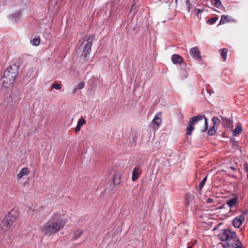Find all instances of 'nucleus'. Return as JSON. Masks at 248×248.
Segmentation results:
<instances>
[{"label":"nucleus","instance_id":"nucleus-41","mask_svg":"<svg viewBox=\"0 0 248 248\" xmlns=\"http://www.w3.org/2000/svg\"><path fill=\"white\" fill-rule=\"evenodd\" d=\"M230 169H231V170H232L233 171H235V170H236V168H235V167H233V166H231V167H230Z\"/></svg>","mask_w":248,"mask_h":248},{"label":"nucleus","instance_id":"nucleus-40","mask_svg":"<svg viewBox=\"0 0 248 248\" xmlns=\"http://www.w3.org/2000/svg\"><path fill=\"white\" fill-rule=\"evenodd\" d=\"M197 208H198V206L195 205L194 206L193 208H191V210L194 211H196L197 210Z\"/></svg>","mask_w":248,"mask_h":248},{"label":"nucleus","instance_id":"nucleus-39","mask_svg":"<svg viewBox=\"0 0 248 248\" xmlns=\"http://www.w3.org/2000/svg\"><path fill=\"white\" fill-rule=\"evenodd\" d=\"M216 125H213L212 126H211L210 129H212L213 130H216L217 131V129L216 128Z\"/></svg>","mask_w":248,"mask_h":248},{"label":"nucleus","instance_id":"nucleus-26","mask_svg":"<svg viewBox=\"0 0 248 248\" xmlns=\"http://www.w3.org/2000/svg\"><path fill=\"white\" fill-rule=\"evenodd\" d=\"M217 20V17H213V18H209V19H208L207 22L210 24H214L216 22Z\"/></svg>","mask_w":248,"mask_h":248},{"label":"nucleus","instance_id":"nucleus-48","mask_svg":"<svg viewBox=\"0 0 248 248\" xmlns=\"http://www.w3.org/2000/svg\"><path fill=\"white\" fill-rule=\"evenodd\" d=\"M247 178H248V175H247Z\"/></svg>","mask_w":248,"mask_h":248},{"label":"nucleus","instance_id":"nucleus-21","mask_svg":"<svg viewBox=\"0 0 248 248\" xmlns=\"http://www.w3.org/2000/svg\"><path fill=\"white\" fill-rule=\"evenodd\" d=\"M242 128L241 126L238 125L233 131V135L235 136L241 133Z\"/></svg>","mask_w":248,"mask_h":248},{"label":"nucleus","instance_id":"nucleus-42","mask_svg":"<svg viewBox=\"0 0 248 248\" xmlns=\"http://www.w3.org/2000/svg\"><path fill=\"white\" fill-rule=\"evenodd\" d=\"M186 4L188 5L190 4V0H186Z\"/></svg>","mask_w":248,"mask_h":248},{"label":"nucleus","instance_id":"nucleus-14","mask_svg":"<svg viewBox=\"0 0 248 248\" xmlns=\"http://www.w3.org/2000/svg\"><path fill=\"white\" fill-rule=\"evenodd\" d=\"M30 174V171L27 167L22 169L17 175L18 180L21 179L24 176L28 175Z\"/></svg>","mask_w":248,"mask_h":248},{"label":"nucleus","instance_id":"nucleus-18","mask_svg":"<svg viewBox=\"0 0 248 248\" xmlns=\"http://www.w3.org/2000/svg\"><path fill=\"white\" fill-rule=\"evenodd\" d=\"M231 16H229L222 15L219 21V24H223L225 22L230 21Z\"/></svg>","mask_w":248,"mask_h":248},{"label":"nucleus","instance_id":"nucleus-33","mask_svg":"<svg viewBox=\"0 0 248 248\" xmlns=\"http://www.w3.org/2000/svg\"><path fill=\"white\" fill-rule=\"evenodd\" d=\"M206 202L208 203H210L213 202V199L211 198H207L206 199Z\"/></svg>","mask_w":248,"mask_h":248},{"label":"nucleus","instance_id":"nucleus-9","mask_svg":"<svg viewBox=\"0 0 248 248\" xmlns=\"http://www.w3.org/2000/svg\"><path fill=\"white\" fill-rule=\"evenodd\" d=\"M122 172L121 170L116 171L113 175V182L114 185H119L121 182Z\"/></svg>","mask_w":248,"mask_h":248},{"label":"nucleus","instance_id":"nucleus-17","mask_svg":"<svg viewBox=\"0 0 248 248\" xmlns=\"http://www.w3.org/2000/svg\"><path fill=\"white\" fill-rule=\"evenodd\" d=\"M237 197L232 198L227 201V204L230 207H232L237 202Z\"/></svg>","mask_w":248,"mask_h":248},{"label":"nucleus","instance_id":"nucleus-11","mask_svg":"<svg viewBox=\"0 0 248 248\" xmlns=\"http://www.w3.org/2000/svg\"><path fill=\"white\" fill-rule=\"evenodd\" d=\"M141 170L139 167H135L132 171V180L135 181L139 177L140 174L141 173Z\"/></svg>","mask_w":248,"mask_h":248},{"label":"nucleus","instance_id":"nucleus-24","mask_svg":"<svg viewBox=\"0 0 248 248\" xmlns=\"http://www.w3.org/2000/svg\"><path fill=\"white\" fill-rule=\"evenodd\" d=\"M86 123V121L83 118L81 117L78 121L77 125L80 128L83 126L84 124Z\"/></svg>","mask_w":248,"mask_h":248},{"label":"nucleus","instance_id":"nucleus-45","mask_svg":"<svg viewBox=\"0 0 248 248\" xmlns=\"http://www.w3.org/2000/svg\"><path fill=\"white\" fill-rule=\"evenodd\" d=\"M77 90H76V88L75 89H74V90L73 91V93H75Z\"/></svg>","mask_w":248,"mask_h":248},{"label":"nucleus","instance_id":"nucleus-16","mask_svg":"<svg viewBox=\"0 0 248 248\" xmlns=\"http://www.w3.org/2000/svg\"><path fill=\"white\" fill-rule=\"evenodd\" d=\"M21 16V12L18 11L15 13L13 14L10 16L11 19L14 21L16 22L17 21Z\"/></svg>","mask_w":248,"mask_h":248},{"label":"nucleus","instance_id":"nucleus-10","mask_svg":"<svg viewBox=\"0 0 248 248\" xmlns=\"http://www.w3.org/2000/svg\"><path fill=\"white\" fill-rule=\"evenodd\" d=\"M190 54L191 56L195 59L201 60L202 58L200 52L198 50L197 47L191 48L190 50Z\"/></svg>","mask_w":248,"mask_h":248},{"label":"nucleus","instance_id":"nucleus-3","mask_svg":"<svg viewBox=\"0 0 248 248\" xmlns=\"http://www.w3.org/2000/svg\"><path fill=\"white\" fill-rule=\"evenodd\" d=\"M219 240L221 241L225 242L222 245L223 248H228V245L232 243L233 241L239 238L234 231H232L230 229H222L220 233L218 235Z\"/></svg>","mask_w":248,"mask_h":248},{"label":"nucleus","instance_id":"nucleus-23","mask_svg":"<svg viewBox=\"0 0 248 248\" xmlns=\"http://www.w3.org/2000/svg\"><path fill=\"white\" fill-rule=\"evenodd\" d=\"M83 233V232L81 230H77L75 232V234H74V240H76L77 239H78V238H79L81 235H82Z\"/></svg>","mask_w":248,"mask_h":248},{"label":"nucleus","instance_id":"nucleus-7","mask_svg":"<svg viewBox=\"0 0 248 248\" xmlns=\"http://www.w3.org/2000/svg\"><path fill=\"white\" fill-rule=\"evenodd\" d=\"M161 116L162 113L158 112L154 117L152 122V125L154 130H156L160 126L162 123Z\"/></svg>","mask_w":248,"mask_h":248},{"label":"nucleus","instance_id":"nucleus-15","mask_svg":"<svg viewBox=\"0 0 248 248\" xmlns=\"http://www.w3.org/2000/svg\"><path fill=\"white\" fill-rule=\"evenodd\" d=\"M223 124L226 128L232 129L233 128V123L231 120L226 118H223Z\"/></svg>","mask_w":248,"mask_h":248},{"label":"nucleus","instance_id":"nucleus-44","mask_svg":"<svg viewBox=\"0 0 248 248\" xmlns=\"http://www.w3.org/2000/svg\"><path fill=\"white\" fill-rule=\"evenodd\" d=\"M139 0H133V3H135L136 4L137 2H138L139 1Z\"/></svg>","mask_w":248,"mask_h":248},{"label":"nucleus","instance_id":"nucleus-36","mask_svg":"<svg viewBox=\"0 0 248 248\" xmlns=\"http://www.w3.org/2000/svg\"><path fill=\"white\" fill-rule=\"evenodd\" d=\"M80 128H80V127H79L78 126V125H77L76 127H75V132H78V131L80 130Z\"/></svg>","mask_w":248,"mask_h":248},{"label":"nucleus","instance_id":"nucleus-32","mask_svg":"<svg viewBox=\"0 0 248 248\" xmlns=\"http://www.w3.org/2000/svg\"><path fill=\"white\" fill-rule=\"evenodd\" d=\"M216 132V130H213L212 129H209V130L208 131V134L209 136H213L215 135Z\"/></svg>","mask_w":248,"mask_h":248},{"label":"nucleus","instance_id":"nucleus-34","mask_svg":"<svg viewBox=\"0 0 248 248\" xmlns=\"http://www.w3.org/2000/svg\"><path fill=\"white\" fill-rule=\"evenodd\" d=\"M244 169L245 171L248 173V164L245 163L244 164Z\"/></svg>","mask_w":248,"mask_h":248},{"label":"nucleus","instance_id":"nucleus-28","mask_svg":"<svg viewBox=\"0 0 248 248\" xmlns=\"http://www.w3.org/2000/svg\"><path fill=\"white\" fill-rule=\"evenodd\" d=\"M85 86V83L83 81L80 82L78 84L76 88V90H80L83 88Z\"/></svg>","mask_w":248,"mask_h":248},{"label":"nucleus","instance_id":"nucleus-19","mask_svg":"<svg viewBox=\"0 0 248 248\" xmlns=\"http://www.w3.org/2000/svg\"><path fill=\"white\" fill-rule=\"evenodd\" d=\"M40 43V39L38 37L34 38L31 40V44L35 46H38Z\"/></svg>","mask_w":248,"mask_h":248},{"label":"nucleus","instance_id":"nucleus-20","mask_svg":"<svg viewBox=\"0 0 248 248\" xmlns=\"http://www.w3.org/2000/svg\"><path fill=\"white\" fill-rule=\"evenodd\" d=\"M221 53V57L223 58L224 61H226L227 56L228 49L226 48H223Z\"/></svg>","mask_w":248,"mask_h":248},{"label":"nucleus","instance_id":"nucleus-25","mask_svg":"<svg viewBox=\"0 0 248 248\" xmlns=\"http://www.w3.org/2000/svg\"><path fill=\"white\" fill-rule=\"evenodd\" d=\"M212 122L214 125H216L219 124L220 120L217 117H213L212 119Z\"/></svg>","mask_w":248,"mask_h":248},{"label":"nucleus","instance_id":"nucleus-1","mask_svg":"<svg viewBox=\"0 0 248 248\" xmlns=\"http://www.w3.org/2000/svg\"><path fill=\"white\" fill-rule=\"evenodd\" d=\"M66 221L59 213H54L43 225L41 232L46 235H52L59 232L65 225Z\"/></svg>","mask_w":248,"mask_h":248},{"label":"nucleus","instance_id":"nucleus-22","mask_svg":"<svg viewBox=\"0 0 248 248\" xmlns=\"http://www.w3.org/2000/svg\"><path fill=\"white\" fill-rule=\"evenodd\" d=\"M211 2L213 5L217 8H219L221 4L220 0H211Z\"/></svg>","mask_w":248,"mask_h":248},{"label":"nucleus","instance_id":"nucleus-43","mask_svg":"<svg viewBox=\"0 0 248 248\" xmlns=\"http://www.w3.org/2000/svg\"><path fill=\"white\" fill-rule=\"evenodd\" d=\"M248 213L247 211H244L242 212V214L241 215H243L245 216V214H247Z\"/></svg>","mask_w":248,"mask_h":248},{"label":"nucleus","instance_id":"nucleus-47","mask_svg":"<svg viewBox=\"0 0 248 248\" xmlns=\"http://www.w3.org/2000/svg\"><path fill=\"white\" fill-rule=\"evenodd\" d=\"M187 248H192V247L189 246V247H187Z\"/></svg>","mask_w":248,"mask_h":248},{"label":"nucleus","instance_id":"nucleus-5","mask_svg":"<svg viewBox=\"0 0 248 248\" xmlns=\"http://www.w3.org/2000/svg\"><path fill=\"white\" fill-rule=\"evenodd\" d=\"M18 215V213L15 210H11L5 216L1 224L2 227H4L5 228V231L9 230L13 226ZM2 229L4 230V228H2Z\"/></svg>","mask_w":248,"mask_h":248},{"label":"nucleus","instance_id":"nucleus-38","mask_svg":"<svg viewBox=\"0 0 248 248\" xmlns=\"http://www.w3.org/2000/svg\"><path fill=\"white\" fill-rule=\"evenodd\" d=\"M191 7H192V5L191 4L187 5V11L188 12H190Z\"/></svg>","mask_w":248,"mask_h":248},{"label":"nucleus","instance_id":"nucleus-27","mask_svg":"<svg viewBox=\"0 0 248 248\" xmlns=\"http://www.w3.org/2000/svg\"><path fill=\"white\" fill-rule=\"evenodd\" d=\"M206 180H207V176H205L203 179L202 180L201 182L200 185H199V188L200 189H202L203 187V186H204L206 181Z\"/></svg>","mask_w":248,"mask_h":248},{"label":"nucleus","instance_id":"nucleus-12","mask_svg":"<svg viewBox=\"0 0 248 248\" xmlns=\"http://www.w3.org/2000/svg\"><path fill=\"white\" fill-rule=\"evenodd\" d=\"M233 241L234 242H233L230 245L229 244L228 248H240L241 247L244 246L239 238H238L237 239Z\"/></svg>","mask_w":248,"mask_h":248},{"label":"nucleus","instance_id":"nucleus-30","mask_svg":"<svg viewBox=\"0 0 248 248\" xmlns=\"http://www.w3.org/2000/svg\"><path fill=\"white\" fill-rule=\"evenodd\" d=\"M202 10L200 9L196 8L194 10V13L196 15L198 18H200L199 14L202 13Z\"/></svg>","mask_w":248,"mask_h":248},{"label":"nucleus","instance_id":"nucleus-31","mask_svg":"<svg viewBox=\"0 0 248 248\" xmlns=\"http://www.w3.org/2000/svg\"><path fill=\"white\" fill-rule=\"evenodd\" d=\"M190 199V198H188L187 197L186 198L185 204L186 206L189 205L190 203H194V202H193L189 200Z\"/></svg>","mask_w":248,"mask_h":248},{"label":"nucleus","instance_id":"nucleus-29","mask_svg":"<svg viewBox=\"0 0 248 248\" xmlns=\"http://www.w3.org/2000/svg\"><path fill=\"white\" fill-rule=\"evenodd\" d=\"M52 89H55L56 90H59L61 89L62 86L59 83H55V84H53L52 85Z\"/></svg>","mask_w":248,"mask_h":248},{"label":"nucleus","instance_id":"nucleus-6","mask_svg":"<svg viewBox=\"0 0 248 248\" xmlns=\"http://www.w3.org/2000/svg\"><path fill=\"white\" fill-rule=\"evenodd\" d=\"M95 36L93 34H89L85 37L84 41L81 44L83 45V51L81 56L86 58L91 53L93 41L94 39Z\"/></svg>","mask_w":248,"mask_h":248},{"label":"nucleus","instance_id":"nucleus-46","mask_svg":"<svg viewBox=\"0 0 248 248\" xmlns=\"http://www.w3.org/2000/svg\"><path fill=\"white\" fill-rule=\"evenodd\" d=\"M222 208H223V205H222V206H221V207H219V208H220V209Z\"/></svg>","mask_w":248,"mask_h":248},{"label":"nucleus","instance_id":"nucleus-4","mask_svg":"<svg viewBox=\"0 0 248 248\" xmlns=\"http://www.w3.org/2000/svg\"><path fill=\"white\" fill-rule=\"evenodd\" d=\"M204 120V126L203 129L201 130L202 132H204L207 131L208 128L207 120L204 115H198L196 116L191 117L189 121L187 127H186V133L187 135H191L192 131L194 129V125L196 124L199 121Z\"/></svg>","mask_w":248,"mask_h":248},{"label":"nucleus","instance_id":"nucleus-13","mask_svg":"<svg viewBox=\"0 0 248 248\" xmlns=\"http://www.w3.org/2000/svg\"><path fill=\"white\" fill-rule=\"evenodd\" d=\"M171 59L174 64H181L183 62V58L178 54H173Z\"/></svg>","mask_w":248,"mask_h":248},{"label":"nucleus","instance_id":"nucleus-2","mask_svg":"<svg viewBox=\"0 0 248 248\" xmlns=\"http://www.w3.org/2000/svg\"><path fill=\"white\" fill-rule=\"evenodd\" d=\"M18 67L16 65L9 66L0 79L3 89L11 88L18 75Z\"/></svg>","mask_w":248,"mask_h":248},{"label":"nucleus","instance_id":"nucleus-35","mask_svg":"<svg viewBox=\"0 0 248 248\" xmlns=\"http://www.w3.org/2000/svg\"><path fill=\"white\" fill-rule=\"evenodd\" d=\"M206 91L210 95H211L214 93V91L212 90L206 89Z\"/></svg>","mask_w":248,"mask_h":248},{"label":"nucleus","instance_id":"nucleus-8","mask_svg":"<svg viewBox=\"0 0 248 248\" xmlns=\"http://www.w3.org/2000/svg\"><path fill=\"white\" fill-rule=\"evenodd\" d=\"M245 220V217L243 215H240L237 216L233 220V226L236 228H239Z\"/></svg>","mask_w":248,"mask_h":248},{"label":"nucleus","instance_id":"nucleus-37","mask_svg":"<svg viewBox=\"0 0 248 248\" xmlns=\"http://www.w3.org/2000/svg\"><path fill=\"white\" fill-rule=\"evenodd\" d=\"M136 9V4L133 3L131 5V10H135Z\"/></svg>","mask_w":248,"mask_h":248}]
</instances>
